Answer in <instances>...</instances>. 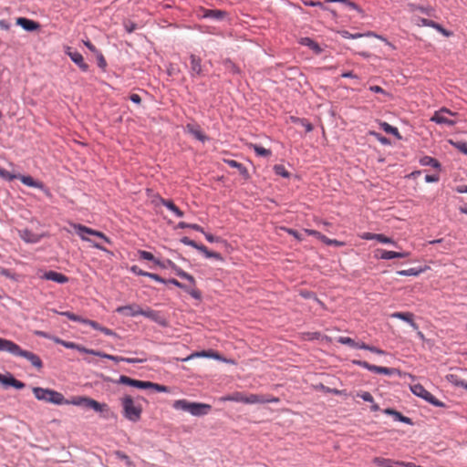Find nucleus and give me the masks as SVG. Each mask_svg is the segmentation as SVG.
<instances>
[{
  "label": "nucleus",
  "instance_id": "obj_1",
  "mask_svg": "<svg viewBox=\"0 0 467 467\" xmlns=\"http://www.w3.org/2000/svg\"><path fill=\"white\" fill-rule=\"evenodd\" d=\"M142 400L140 396L124 395L121 399L123 416L131 422H138L143 410Z\"/></svg>",
  "mask_w": 467,
  "mask_h": 467
},
{
  "label": "nucleus",
  "instance_id": "obj_2",
  "mask_svg": "<svg viewBox=\"0 0 467 467\" xmlns=\"http://www.w3.org/2000/svg\"><path fill=\"white\" fill-rule=\"evenodd\" d=\"M0 351H5L14 356L25 358L37 368H41L43 366L42 360L37 355L27 350H23L17 344L11 340L0 337Z\"/></svg>",
  "mask_w": 467,
  "mask_h": 467
},
{
  "label": "nucleus",
  "instance_id": "obj_3",
  "mask_svg": "<svg viewBox=\"0 0 467 467\" xmlns=\"http://www.w3.org/2000/svg\"><path fill=\"white\" fill-rule=\"evenodd\" d=\"M172 407L177 410L187 411L196 417L207 415L212 410L210 404L192 402L187 400H177L173 402Z\"/></svg>",
  "mask_w": 467,
  "mask_h": 467
},
{
  "label": "nucleus",
  "instance_id": "obj_4",
  "mask_svg": "<svg viewBox=\"0 0 467 467\" xmlns=\"http://www.w3.org/2000/svg\"><path fill=\"white\" fill-rule=\"evenodd\" d=\"M33 393L38 400H44L56 405L69 404L62 393L54 389L35 387L33 388Z\"/></svg>",
  "mask_w": 467,
  "mask_h": 467
},
{
  "label": "nucleus",
  "instance_id": "obj_5",
  "mask_svg": "<svg viewBox=\"0 0 467 467\" xmlns=\"http://www.w3.org/2000/svg\"><path fill=\"white\" fill-rule=\"evenodd\" d=\"M73 228L77 231V234L78 236L86 242H90L93 244V246L101 250H105V248L102 246L101 243H98V241H93L89 236H95L99 238L101 241L105 243H110L109 240L104 235L103 233L93 230L91 228H88L87 226H84L82 224L78 223H72Z\"/></svg>",
  "mask_w": 467,
  "mask_h": 467
},
{
  "label": "nucleus",
  "instance_id": "obj_6",
  "mask_svg": "<svg viewBox=\"0 0 467 467\" xmlns=\"http://www.w3.org/2000/svg\"><path fill=\"white\" fill-rule=\"evenodd\" d=\"M69 404L83 407L86 409H91L95 411H100L102 412L106 408V404H101L98 402L97 400L84 396H77L74 397L71 400H68Z\"/></svg>",
  "mask_w": 467,
  "mask_h": 467
},
{
  "label": "nucleus",
  "instance_id": "obj_7",
  "mask_svg": "<svg viewBox=\"0 0 467 467\" xmlns=\"http://www.w3.org/2000/svg\"><path fill=\"white\" fill-rule=\"evenodd\" d=\"M119 312L123 313L126 316H137L142 315L152 320H157L159 313L150 308L143 310L139 305H130L127 306L119 307Z\"/></svg>",
  "mask_w": 467,
  "mask_h": 467
},
{
  "label": "nucleus",
  "instance_id": "obj_8",
  "mask_svg": "<svg viewBox=\"0 0 467 467\" xmlns=\"http://www.w3.org/2000/svg\"><path fill=\"white\" fill-rule=\"evenodd\" d=\"M410 390L414 395L420 397L435 407H445V404L442 401H440L438 399H436L431 392H429L422 385L419 383L411 385Z\"/></svg>",
  "mask_w": 467,
  "mask_h": 467
},
{
  "label": "nucleus",
  "instance_id": "obj_9",
  "mask_svg": "<svg viewBox=\"0 0 467 467\" xmlns=\"http://www.w3.org/2000/svg\"><path fill=\"white\" fill-rule=\"evenodd\" d=\"M337 341L342 345L349 346L353 348L366 349L378 355H384L385 351L373 346L367 345L364 342H356L354 339L348 337H338Z\"/></svg>",
  "mask_w": 467,
  "mask_h": 467
},
{
  "label": "nucleus",
  "instance_id": "obj_10",
  "mask_svg": "<svg viewBox=\"0 0 467 467\" xmlns=\"http://www.w3.org/2000/svg\"><path fill=\"white\" fill-rule=\"evenodd\" d=\"M352 363L355 365H358L359 367H362L371 372H375L378 374H384V375L390 376V375H393L396 371L395 368L371 365L368 362L363 361V360H352Z\"/></svg>",
  "mask_w": 467,
  "mask_h": 467
},
{
  "label": "nucleus",
  "instance_id": "obj_11",
  "mask_svg": "<svg viewBox=\"0 0 467 467\" xmlns=\"http://www.w3.org/2000/svg\"><path fill=\"white\" fill-rule=\"evenodd\" d=\"M279 401V398L271 395L249 394L245 398V404L278 403Z\"/></svg>",
  "mask_w": 467,
  "mask_h": 467
},
{
  "label": "nucleus",
  "instance_id": "obj_12",
  "mask_svg": "<svg viewBox=\"0 0 467 467\" xmlns=\"http://www.w3.org/2000/svg\"><path fill=\"white\" fill-rule=\"evenodd\" d=\"M37 275H38V277L41 279L50 280V281L56 282L57 284H66L68 282V277L67 275H65L64 274L56 272V271H52V270H49V271L39 270Z\"/></svg>",
  "mask_w": 467,
  "mask_h": 467
},
{
  "label": "nucleus",
  "instance_id": "obj_13",
  "mask_svg": "<svg viewBox=\"0 0 467 467\" xmlns=\"http://www.w3.org/2000/svg\"><path fill=\"white\" fill-rule=\"evenodd\" d=\"M190 64V76L192 78L204 76L203 67L202 66V59L200 57L194 54H191Z\"/></svg>",
  "mask_w": 467,
  "mask_h": 467
},
{
  "label": "nucleus",
  "instance_id": "obj_14",
  "mask_svg": "<svg viewBox=\"0 0 467 467\" xmlns=\"http://www.w3.org/2000/svg\"><path fill=\"white\" fill-rule=\"evenodd\" d=\"M410 255V252H394L387 250H377L376 256L383 260H390L394 258H406Z\"/></svg>",
  "mask_w": 467,
  "mask_h": 467
},
{
  "label": "nucleus",
  "instance_id": "obj_15",
  "mask_svg": "<svg viewBox=\"0 0 467 467\" xmlns=\"http://www.w3.org/2000/svg\"><path fill=\"white\" fill-rule=\"evenodd\" d=\"M227 16V12L219 9H202L201 16L202 18L213 19L215 21H221Z\"/></svg>",
  "mask_w": 467,
  "mask_h": 467
},
{
  "label": "nucleus",
  "instance_id": "obj_16",
  "mask_svg": "<svg viewBox=\"0 0 467 467\" xmlns=\"http://www.w3.org/2000/svg\"><path fill=\"white\" fill-rule=\"evenodd\" d=\"M66 53L71 58V60L79 67V68L82 71H88V66L87 63H85L83 56L79 52L74 51L70 47H68Z\"/></svg>",
  "mask_w": 467,
  "mask_h": 467
},
{
  "label": "nucleus",
  "instance_id": "obj_17",
  "mask_svg": "<svg viewBox=\"0 0 467 467\" xmlns=\"http://www.w3.org/2000/svg\"><path fill=\"white\" fill-rule=\"evenodd\" d=\"M0 383L4 386H11L17 389L25 388V383L15 379L11 374L3 375L0 373Z\"/></svg>",
  "mask_w": 467,
  "mask_h": 467
},
{
  "label": "nucleus",
  "instance_id": "obj_18",
  "mask_svg": "<svg viewBox=\"0 0 467 467\" xmlns=\"http://www.w3.org/2000/svg\"><path fill=\"white\" fill-rule=\"evenodd\" d=\"M390 317L407 322L414 330L419 329L418 324L414 321V315L411 312H394Z\"/></svg>",
  "mask_w": 467,
  "mask_h": 467
},
{
  "label": "nucleus",
  "instance_id": "obj_19",
  "mask_svg": "<svg viewBox=\"0 0 467 467\" xmlns=\"http://www.w3.org/2000/svg\"><path fill=\"white\" fill-rule=\"evenodd\" d=\"M9 180L19 179L21 182L26 186L39 188L45 191L48 194V191L44 188L43 183L36 179L35 177H7Z\"/></svg>",
  "mask_w": 467,
  "mask_h": 467
},
{
  "label": "nucleus",
  "instance_id": "obj_20",
  "mask_svg": "<svg viewBox=\"0 0 467 467\" xmlns=\"http://www.w3.org/2000/svg\"><path fill=\"white\" fill-rule=\"evenodd\" d=\"M16 25L20 26L27 32H33L40 27V25L37 22L26 17H18L16 19Z\"/></svg>",
  "mask_w": 467,
  "mask_h": 467
},
{
  "label": "nucleus",
  "instance_id": "obj_21",
  "mask_svg": "<svg viewBox=\"0 0 467 467\" xmlns=\"http://www.w3.org/2000/svg\"><path fill=\"white\" fill-rule=\"evenodd\" d=\"M421 23L423 26L432 27L433 29H436L440 33H441L445 36H451L452 35V32L445 29L441 25L436 23L433 20L422 18Z\"/></svg>",
  "mask_w": 467,
  "mask_h": 467
},
{
  "label": "nucleus",
  "instance_id": "obj_22",
  "mask_svg": "<svg viewBox=\"0 0 467 467\" xmlns=\"http://www.w3.org/2000/svg\"><path fill=\"white\" fill-rule=\"evenodd\" d=\"M145 382L134 379H130L127 376H120L119 378V383L125 384L130 387L138 388V389H144L145 388Z\"/></svg>",
  "mask_w": 467,
  "mask_h": 467
},
{
  "label": "nucleus",
  "instance_id": "obj_23",
  "mask_svg": "<svg viewBox=\"0 0 467 467\" xmlns=\"http://www.w3.org/2000/svg\"><path fill=\"white\" fill-rule=\"evenodd\" d=\"M19 236L26 243H30V244L37 243L40 240V236L38 234H36L27 229L19 231Z\"/></svg>",
  "mask_w": 467,
  "mask_h": 467
},
{
  "label": "nucleus",
  "instance_id": "obj_24",
  "mask_svg": "<svg viewBox=\"0 0 467 467\" xmlns=\"http://www.w3.org/2000/svg\"><path fill=\"white\" fill-rule=\"evenodd\" d=\"M299 43L303 46L308 47L311 50H313L317 55L320 54L322 52L321 47L314 41L310 37H302L299 41Z\"/></svg>",
  "mask_w": 467,
  "mask_h": 467
},
{
  "label": "nucleus",
  "instance_id": "obj_25",
  "mask_svg": "<svg viewBox=\"0 0 467 467\" xmlns=\"http://www.w3.org/2000/svg\"><path fill=\"white\" fill-rule=\"evenodd\" d=\"M431 121L447 126H454L456 124L455 120L446 118L444 114L441 115L440 112H434L433 116L431 118Z\"/></svg>",
  "mask_w": 467,
  "mask_h": 467
},
{
  "label": "nucleus",
  "instance_id": "obj_26",
  "mask_svg": "<svg viewBox=\"0 0 467 467\" xmlns=\"http://www.w3.org/2000/svg\"><path fill=\"white\" fill-rule=\"evenodd\" d=\"M347 35H348L349 37L351 38H358V37H361L363 36H374V37H377L382 41L385 42V44L387 46H389L391 49H395V46L393 44H391L390 42H389L384 36H379V35H377L376 33L374 32H368L367 34L363 35V34H355V35H352V34H348V32H346Z\"/></svg>",
  "mask_w": 467,
  "mask_h": 467
},
{
  "label": "nucleus",
  "instance_id": "obj_27",
  "mask_svg": "<svg viewBox=\"0 0 467 467\" xmlns=\"http://www.w3.org/2000/svg\"><path fill=\"white\" fill-rule=\"evenodd\" d=\"M420 163L422 166H431L434 169H436L438 171H441V163L434 158L431 156H424L420 158Z\"/></svg>",
  "mask_w": 467,
  "mask_h": 467
},
{
  "label": "nucleus",
  "instance_id": "obj_28",
  "mask_svg": "<svg viewBox=\"0 0 467 467\" xmlns=\"http://www.w3.org/2000/svg\"><path fill=\"white\" fill-rule=\"evenodd\" d=\"M223 162L224 164H226L227 166H229L230 168H234V169H237L238 172L240 173V175H246L247 174V170L246 168L243 165V163L235 161V160H223Z\"/></svg>",
  "mask_w": 467,
  "mask_h": 467
},
{
  "label": "nucleus",
  "instance_id": "obj_29",
  "mask_svg": "<svg viewBox=\"0 0 467 467\" xmlns=\"http://www.w3.org/2000/svg\"><path fill=\"white\" fill-rule=\"evenodd\" d=\"M246 394L243 392H234L231 395L223 397L221 400L223 401H234V402H242L245 403Z\"/></svg>",
  "mask_w": 467,
  "mask_h": 467
},
{
  "label": "nucleus",
  "instance_id": "obj_30",
  "mask_svg": "<svg viewBox=\"0 0 467 467\" xmlns=\"http://www.w3.org/2000/svg\"><path fill=\"white\" fill-rule=\"evenodd\" d=\"M385 413L389 414V415H392L394 417L395 420H399V421H401V422H404L407 424H412V421L410 418L403 416L401 413H400L399 411H396L392 409L385 410Z\"/></svg>",
  "mask_w": 467,
  "mask_h": 467
},
{
  "label": "nucleus",
  "instance_id": "obj_31",
  "mask_svg": "<svg viewBox=\"0 0 467 467\" xmlns=\"http://www.w3.org/2000/svg\"><path fill=\"white\" fill-rule=\"evenodd\" d=\"M187 129L189 132L192 135H193L194 138L197 139L198 140L204 142L205 140H208V137L203 134V132L201 130L199 127L195 128L193 126L187 125Z\"/></svg>",
  "mask_w": 467,
  "mask_h": 467
},
{
  "label": "nucleus",
  "instance_id": "obj_32",
  "mask_svg": "<svg viewBox=\"0 0 467 467\" xmlns=\"http://www.w3.org/2000/svg\"><path fill=\"white\" fill-rule=\"evenodd\" d=\"M198 250L200 252H202L206 258H213V259H215L218 261H223V256L221 255V254L208 250V248L206 246H204L203 244L202 246L198 247Z\"/></svg>",
  "mask_w": 467,
  "mask_h": 467
},
{
  "label": "nucleus",
  "instance_id": "obj_33",
  "mask_svg": "<svg viewBox=\"0 0 467 467\" xmlns=\"http://www.w3.org/2000/svg\"><path fill=\"white\" fill-rule=\"evenodd\" d=\"M380 128L389 134L394 135L398 140H401V136L400 134L399 130L396 127L391 126L388 122H381Z\"/></svg>",
  "mask_w": 467,
  "mask_h": 467
},
{
  "label": "nucleus",
  "instance_id": "obj_34",
  "mask_svg": "<svg viewBox=\"0 0 467 467\" xmlns=\"http://www.w3.org/2000/svg\"><path fill=\"white\" fill-rule=\"evenodd\" d=\"M373 462L378 466L381 467H393L394 464H397L398 462H395L391 459H386L382 457H376L373 459Z\"/></svg>",
  "mask_w": 467,
  "mask_h": 467
},
{
  "label": "nucleus",
  "instance_id": "obj_35",
  "mask_svg": "<svg viewBox=\"0 0 467 467\" xmlns=\"http://www.w3.org/2000/svg\"><path fill=\"white\" fill-rule=\"evenodd\" d=\"M53 340L54 342H56L57 344H59V345H62L64 346L65 348H70V349H78L80 351H86L83 348H80L79 346H78L76 343L74 342H69V341H65L63 339H60L58 337H53Z\"/></svg>",
  "mask_w": 467,
  "mask_h": 467
},
{
  "label": "nucleus",
  "instance_id": "obj_36",
  "mask_svg": "<svg viewBox=\"0 0 467 467\" xmlns=\"http://www.w3.org/2000/svg\"><path fill=\"white\" fill-rule=\"evenodd\" d=\"M223 67L226 71H228L231 74L236 75L240 74L241 70L231 59H225L223 60Z\"/></svg>",
  "mask_w": 467,
  "mask_h": 467
},
{
  "label": "nucleus",
  "instance_id": "obj_37",
  "mask_svg": "<svg viewBox=\"0 0 467 467\" xmlns=\"http://www.w3.org/2000/svg\"><path fill=\"white\" fill-rule=\"evenodd\" d=\"M426 270V268H410L407 270H400L397 272V275H412V276H418L421 273H423Z\"/></svg>",
  "mask_w": 467,
  "mask_h": 467
},
{
  "label": "nucleus",
  "instance_id": "obj_38",
  "mask_svg": "<svg viewBox=\"0 0 467 467\" xmlns=\"http://www.w3.org/2000/svg\"><path fill=\"white\" fill-rule=\"evenodd\" d=\"M194 357H206V358H218V354L210 350V351H201V352H195L192 354L191 356L187 357L184 360H190L191 358Z\"/></svg>",
  "mask_w": 467,
  "mask_h": 467
},
{
  "label": "nucleus",
  "instance_id": "obj_39",
  "mask_svg": "<svg viewBox=\"0 0 467 467\" xmlns=\"http://www.w3.org/2000/svg\"><path fill=\"white\" fill-rule=\"evenodd\" d=\"M251 148L254 149V150L255 151V153L258 155V156H262V157H269L271 156L272 152L270 150L268 149H265L260 145H257V144H251L250 146Z\"/></svg>",
  "mask_w": 467,
  "mask_h": 467
},
{
  "label": "nucleus",
  "instance_id": "obj_40",
  "mask_svg": "<svg viewBox=\"0 0 467 467\" xmlns=\"http://www.w3.org/2000/svg\"><path fill=\"white\" fill-rule=\"evenodd\" d=\"M144 389H154L158 392H168L169 391V389L168 387L164 386V385H160V384H157V383H153V382H150V381H146L145 382V388Z\"/></svg>",
  "mask_w": 467,
  "mask_h": 467
},
{
  "label": "nucleus",
  "instance_id": "obj_41",
  "mask_svg": "<svg viewBox=\"0 0 467 467\" xmlns=\"http://www.w3.org/2000/svg\"><path fill=\"white\" fill-rule=\"evenodd\" d=\"M147 197L150 201V202L154 205H159L163 198H161L159 194L155 193L152 190L147 189Z\"/></svg>",
  "mask_w": 467,
  "mask_h": 467
},
{
  "label": "nucleus",
  "instance_id": "obj_42",
  "mask_svg": "<svg viewBox=\"0 0 467 467\" xmlns=\"http://www.w3.org/2000/svg\"><path fill=\"white\" fill-rule=\"evenodd\" d=\"M138 254H139V256H140V259L148 260V261H152L156 265H161V262L158 259H156L151 253H150L148 251L140 250L138 252Z\"/></svg>",
  "mask_w": 467,
  "mask_h": 467
},
{
  "label": "nucleus",
  "instance_id": "obj_43",
  "mask_svg": "<svg viewBox=\"0 0 467 467\" xmlns=\"http://www.w3.org/2000/svg\"><path fill=\"white\" fill-rule=\"evenodd\" d=\"M175 272L178 276L188 280L192 285H195V279L192 275L186 273L185 271L182 270L181 268H176Z\"/></svg>",
  "mask_w": 467,
  "mask_h": 467
},
{
  "label": "nucleus",
  "instance_id": "obj_44",
  "mask_svg": "<svg viewBox=\"0 0 467 467\" xmlns=\"http://www.w3.org/2000/svg\"><path fill=\"white\" fill-rule=\"evenodd\" d=\"M294 123H300L306 130V132L313 130V125L306 119L293 118Z\"/></svg>",
  "mask_w": 467,
  "mask_h": 467
},
{
  "label": "nucleus",
  "instance_id": "obj_45",
  "mask_svg": "<svg viewBox=\"0 0 467 467\" xmlns=\"http://www.w3.org/2000/svg\"><path fill=\"white\" fill-rule=\"evenodd\" d=\"M123 26L127 33H132L138 27V25L130 19H125L123 20Z\"/></svg>",
  "mask_w": 467,
  "mask_h": 467
},
{
  "label": "nucleus",
  "instance_id": "obj_46",
  "mask_svg": "<svg viewBox=\"0 0 467 467\" xmlns=\"http://www.w3.org/2000/svg\"><path fill=\"white\" fill-rule=\"evenodd\" d=\"M377 241L382 244H390L393 245H397L396 242H394L391 238L387 237L381 234H377Z\"/></svg>",
  "mask_w": 467,
  "mask_h": 467
},
{
  "label": "nucleus",
  "instance_id": "obj_47",
  "mask_svg": "<svg viewBox=\"0 0 467 467\" xmlns=\"http://www.w3.org/2000/svg\"><path fill=\"white\" fill-rule=\"evenodd\" d=\"M322 242L328 245L335 246H343L345 244L343 242L337 241L336 239H329L327 236L322 237Z\"/></svg>",
  "mask_w": 467,
  "mask_h": 467
},
{
  "label": "nucleus",
  "instance_id": "obj_48",
  "mask_svg": "<svg viewBox=\"0 0 467 467\" xmlns=\"http://www.w3.org/2000/svg\"><path fill=\"white\" fill-rule=\"evenodd\" d=\"M336 3L344 4L346 6L349 7L350 9L361 12V9L358 7V5H356L354 2H351L350 0H337Z\"/></svg>",
  "mask_w": 467,
  "mask_h": 467
},
{
  "label": "nucleus",
  "instance_id": "obj_49",
  "mask_svg": "<svg viewBox=\"0 0 467 467\" xmlns=\"http://www.w3.org/2000/svg\"><path fill=\"white\" fill-rule=\"evenodd\" d=\"M122 464L127 467H131L132 462L127 455L120 454L119 452V465Z\"/></svg>",
  "mask_w": 467,
  "mask_h": 467
},
{
  "label": "nucleus",
  "instance_id": "obj_50",
  "mask_svg": "<svg viewBox=\"0 0 467 467\" xmlns=\"http://www.w3.org/2000/svg\"><path fill=\"white\" fill-rule=\"evenodd\" d=\"M274 171L275 175H290L283 164H275L274 166Z\"/></svg>",
  "mask_w": 467,
  "mask_h": 467
},
{
  "label": "nucleus",
  "instance_id": "obj_51",
  "mask_svg": "<svg viewBox=\"0 0 467 467\" xmlns=\"http://www.w3.org/2000/svg\"><path fill=\"white\" fill-rule=\"evenodd\" d=\"M181 242H182V244H184L185 245L192 246V247H193V248H195V249H197V250H198V247H200V246H202V244H197L195 241L191 240L189 237H186V236H185V237H182V238L181 239Z\"/></svg>",
  "mask_w": 467,
  "mask_h": 467
},
{
  "label": "nucleus",
  "instance_id": "obj_52",
  "mask_svg": "<svg viewBox=\"0 0 467 467\" xmlns=\"http://www.w3.org/2000/svg\"><path fill=\"white\" fill-rule=\"evenodd\" d=\"M452 144L461 152L467 155V142L466 141H457V142H452Z\"/></svg>",
  "mask_w": 467,
  "mask_h": 467
},
{
  "label": "nucleus",
  "instance_id": "obj_53",
  "mask_svg": "<svg viewBox=\"0 0 467 467\" xmlns=\"http://www.w3.org/2000/svg\"><path fill=\"white\" fill-rule=\"evenodd\" d=\"M192 286H195V285H192ZM187 293H189L193 298L195 299H200L201 296H202V294L201 292L195 288V287H187L186 286V289H184Z\"/></svg>",
  "mask_w": 467,
  "mask_h": 467
},
{
  "label": "nucleus",
  "instance_id": "obj_54",
  "mask_svg": "<svg viewBox=\"0 0 467 467\" xmlns=\"http://www.w3.org/2000/svg\"><path fill=\"white\" fill-rule=\"evenodd\" d=\"M63 316H66L68 319L72 320V321H78V322H82L83 323V320H85L84 318H82L81 317L79 316H77L71 312H63L61 313Z\"/></svg>",
  "mask_w": 467,
  "mask_h": 467
},
{
  "label": "nucleus",
  "instance_id": "obj_55",
  "mask_svg": "<svg viewBox=\"0 0 467 467\" xmlns=\"http://www.w3.org/2000/svg\"><path fill=\"white\" fill-rule=\"evenodd\" d=\"M358 397H360L365 401L371 402V403L374 402L373 396L368 391H363V392L358 393Z\"/></svg>",
  "mask_w": 467,
  "mask_h": 467
},
{
  "label": "nucleus",
  "instance_id": "obj_56",
  "mask_svg": "<svg viewBox=\"0 0 467 467\" xmlns=\"http://www.w3.org/2000/svg\"><path fill=\"white\" fill-rule=\"evenodd\" d=\"M455 378H456V376H454V375H450V376L448 377V379H449L451 382H453L455 385H457V386H462V387H463L465 389H467V383H466V382H464V381H462V380H457Z\"/></svg>",
  "mask_w": 467,
  "mask_h": 467
},
{
  "label": "nucleus",
  "instance_id": "obj_57",
  "mask_svg": "<svg viewBox=\"0 0 467 467\" xmlns=\"http://www.w3.org/2000/svg\"><path fill=\"white\" fill-rule=\"evenodd\" d=\"M315 7H319V8H321L322 10H327V11L331 12V13H332V15H333L334 16H337V14H336V11H335V10L330 9V8H328L327 6H326V5H325V2H323V3H322V2H319V1H316V2H315Z\"/></svg>",
  "mask_w": 467,
  "mask_h": 467
},
{
  "label": "nucleus",
  "instance_id": "obj_58",
  "mask_svg": "<svg viewBox=\"0 0 467 467\" xmlns=\"http://www.w3.org/2000/svg\"><path fill=\"white\" fill-rule=\"evenodd\" d=\"M373 134L376 136V138L378 139V140H379L381 144H383V145H389V144H390V141H389V140L388 138H386V137L382 136V135H381V134H379V133H376V132H374Z\"/></svg>",
  "mask_w": 467,
  "mask_h": 467
},
{
  "label": "nucleus",
  "instance_id": "obj_59",
  "mask_svg": "<svg viewBox=\"0 0 467 467\" xmlns=\"http://www.w3.org/2000/svg\"><path fill=\"white\" fill-rule=\"evenodd\" d=\"M305 232L309 234V235H313L315 237H317V239L321 240L322 241V237H324L325 235L322 234L321 233L316 231V230H310V229H305Z\"/></svg>",
  "mask_w": 467,
  "mask_h": 467
},
{
  "label": "nucleus",
  "instance_id": "obj_60",
  "mask_svg": "<svg viewBox=\"0 0 467 467\" xmlns=\"http://www.w3.org/2000/svg\"><path fill=\"white\" fill-rule=\"evenodd\" d=\"M368 89L374 93H380V94H384V95H389V93L384 90L381 87L379 86H370L368 88Z\"/></svg>",
  "mask_w": 467,
  "mask_h": 467
},
{
  "label": "nucleus",
  "instance_id": "obj_61",
  "mask_svg": "<svg viewBox=\"0 0 467 467\" xmlns=\"http://www.w3.org/2000/svg\"><path fill=\"white\" fill-rule=\"evenodd\" d=\"M130 270H131V272H133L137 275L147 276V275L149 273V272H145V271L140 269L139 266H137V265L131 266Z\"/></svg>",
  "mask_w": 467,
  "mask_h": 467
},
{
  "label": "nucleus",
  "instance_id": "obj_62",
  "mask_svg": "<svg viewBox=\"0 0 467 467\" xmlns=\"http://www.w3.org/2000/svg\"><path fill=\"white\" fill-rule=\"evenodd\" d=\"M148 277L159 282V283H162V284H166V280L163 279L162 277H161L159 275L157 274H153V273H148L147 275Z\"/></svg>",
  "mask_w": 467,
  "mask_h": 467
},
{
  "label": "nucleus",
  "instance_id": "obj_63",
  "mask_svg": "<svg viewBox=\"0 0 467 467\" xmlns=\"http://www.w3.org/2000/svg\"><path fill=\"white\" fill-rule=\"evenodd\" d=\"M378 234L363 233L360 237L364 240H377Z\"/></svg>",
  "mask_w": 467,
  "mask_h": 467
},
{
  "label": "nucleus",
  "instance_id": "obj_64",
  "mask_svg": "<svg viewBox=\"0 0 467 467\" xmlns=\"http://www.w3.org/2000/svg\"><path fill=\"white\" fill-rule=\"evenodd\" d=\"M161 203L165 205L170 211H172L176 207V205L172 202V201H170V200L162 199Z\"/></svg>",
  "mask_w": 467,
  "mask_h": 467
}]
</instances>
